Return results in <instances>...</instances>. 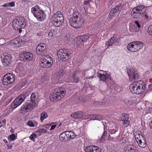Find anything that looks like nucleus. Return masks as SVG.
I'll list each match as a JSON object with an SVG mask.
<instances>
[{"instance_id": "obj_1", "label": "nucleus", "mask_w": 152, "mask_h": 152, "mask_svg": "<svg viewBox=\"0 0 152 152\" xmlns=\"http://www.w3.org/2000/svg\"><path fill=\"white\" fill-rule=\"evenodd\" d=\"M85 20L82 18L79 12H75L70 15L69 24L76 29L81 28L83 25Z\"/></svg>"}, {"instance_id": "obj_2", "label": "nucleus", "mask_w": 152, "mask_h": 152, "mask_svg": "<svg viewBox=\"0 0 152 152\" xmlns=\"http://www.w3.org/2000/svg\"><path fill=\"white\" fill-rule=\"evenodd\" d=\"M129 89L132 93L139 94L146 89L145 84L142 80L135 81L131 84Z\"/></svg>"}, {"instance_id": "obj_3", "label": "nucleus", "mask_w": 152, "mask_h": 152, "mask_svg": "<svg viewBox=\"0 0 152 152\" xmlns=\"http://www.w3.org/2000/svg\"><path fill=\"white\" fill-rule=\"evenodd\" d=\"M66 91L62 88H57L55 89L53 93L49 96L50 101L54 102L58 101L63 98L65 95Z\"/></svg>"}, {"instance_id": "obj_4", "label": "nucleus", "mask_w": 152, "mask_h": 152, "mask_svg": "<svg viewBox=\"0 0 152 152\" xmlns=\"http://www.w3.org/2000/svg\"><path fill=\"white\" fill-rule=\"evenodd\" d=\"M131 15L134 18H140L144 17L147 19L148 16L146 12V10L143 5H140L134 8L132 12Z\"/></svg>"}, {"instance_id": "obj_5", "label": "nucleus", "mask_w": 152, "mask_h": 152, "mask_svg": "<svg viewBox=\"0 0 152 152\" xmlns=\"http://www.w3.org/2000/svg\"><path fill=\"white\" fill-rule=\"evenodd\" d=\"M26 25L25 20L24 18L19 17L16 20H14L12 25L14 29L16 30H19V33L22 31L21 29L24 28Z\"/></svg>"}, {"instance_id": "obj_6", "label": "nucleus", "mask_w": 152, "mask_h": 152, "mask_svg": "<svg viewBox=\"0 0 152 152\" xmlns=\"http://www.w3.org/2000/svg\"><path fill=\"white\" fill-rule=\"evenodd\" d=\"M31 12L34 16L39 21H42L46 18V14L43 11L40 9L38 5L33 7L31 9Z\"/></svg>"}, {"instance_id": "obj_7", "label": "nucleus", "mask_w": 152, "mask_h": 152, "mask_svg": "<svg viewBox=\"0 0 152 152\" xmlns=\"http://www.w3.org/2000/svg\"><path fill=\"white\" fill-rule=\"evenodd\" d=\"M64 22V18L62 13L60 11L57 12L52 16L51 22L55 26L59 27Z\"/></svg>"}, {"instance_id": "obj_8", "label": "nucleus", "mask_w": 152, "mask_h": 152, "mask_svg": "<svg viewBox=\"0 0 152 152\" xmlns=\"http://www.w3.org/2000/svg\"><path fill=\"white\" fill-rule=\"evenodd\" d=\"M143 46L142 42L138 41H135L129 43L127 45V48L129 51L135 52L139 51Z\"/></svg>"}, {"instance_id": "obj_9", "label": "nucleus", "mask_w": 152, "mask_h": 152, "mask_svg": "<svg viewBox=\"0 0 152 152\" xmlns=\"http://www.w3.org/2000/svg\"><path fill=\"white\" fill-rule=\"evenodd\" d=\"M72 53L71 50L61 49L57 52V55L59 59L63 61H65L68 59Z\"/></svg>"}, {"instance_id": "obj_10", "label": "nucleus", "mask_w": 152, "mask_h": 152, "mask_svg": "<svg viewBox=\"0 0 152 152\" xmlns=\"http://www.w3.org/2000/svg\"><path fill=\"white\" fill-rule=\"evenodd\" d=\"M42 57L40 60V66L42 67L47 68L50 67L53 63V58L49 55H45Z\"/></svg>"}, {"instance_id": "obj_11", "label": "nucleus", "mask_w": 152, "mask_h": 152, "mask_svg": "<svg viewBox=\"0 0 152 152\" xmlns=\"http://www.w3.org/2000/svg\"><path fill=\"white\" fill-rule=\"evenodd\" d=\"M26 97L24 94H21L11 104V107L12 108H15L20 105L23 102Z\"/></svg>"}, {"instance_id": "obj_12", "label": "nucleus", "mask_w": 152, "mask_h": 152, "mask_svg": "<svg viewBox=\"0 0 152 152\" xmlns=\"http://www.w3.org/2000/svg\"><path fill=\"white\" fill-rule=\"evenodd\" d=\"M127 73L130 80L131 81L137 80L139 77V75L138 72L135 71L132 68L128 69Z\"/></svg>"}, {"instance_id": "obj_13", "label": "nucleus", "mask_w": 152, "mask_h": 152, "mask_svg": "<svg viewBox=\"0 0 152 152\" xmlns=\"http://www.w3.org/2000/svg\"><path fill=\"white\" fill-rule=\"evenodd\" d=\"M122 8V6L121 5H118L116 6L114 8L111 10L109 15L110 18L111 19L116 15H118L120 13V11Z\"/></svg>"}, {"instance_id": "obj_14", "label": "nucleus", "mask_w": 152, "mask_h": 152, "mask_svg": "<svg viewBox=\"0 0 152 152\" xmlns=\"http://www.w3.org/2000/svg\"><path fill=\"white\" fill-rule=\"evenodd\" d=\"M89 37L88 35H83L78 37L76 40V46L79 47L81 45H84L85 42H86L89 39Z\"/></svg>"}, {"instance_id": "obj_15", "label": "nucleus", "mask_w": 152, "mask_h": 152, "mask_svg": "<svg viewBox=\"0 0 152 152\" xmlns=\"http://www.w3.org/2000/svg\"><path fill=\"white\" fill-rule=\"evenodd\" d=\"M20 56L21 60L28 61L31 60L32 59L33 55L30 52H23L20 53Z\"/></svg>"}, {"instance_id": "obj_16", "label": "nucleus", "mask_w": 152, "mask_h": 152, "mask_svg": "<svg viewBox=\"0 0 152 152\" xmlns=\"http://www.w3.org/2000/svg\"><path fill=\"white\" fill-rule=\"evenodd\" d=\"M46 45L44 43L39 44L36 48V52L38 54L42 55H45L46 51Z\"/></svg>"}, {"instance_id": "obj_17", "label": "nucleus", "mask_w": 152, "mask_h": 152, "mask_svg": "<svg viewBox=\"0 0 152 152\" xmlns=\"http://www.w3.org/2000/svg\"><path fill=\"white\" fill-rule=\"evenodd\" d=\"M129 115L127 114L122 113L120 115L119 118L120 121L123 122V124L125 127H127L129 125Z\"/></svg>"}, {"instance_id": "obj_18", "label": "nucleus", "mask_w": 152, "mask_h": 152, "mask_svg": "<svg viewBox=\"0 0 152 152\" xmlns=\"http://www.w3.org/2000/svg\"><path fill=\"white\" fill-rule=\"evenodd\" d=\"M98 76L99 80L104 82H107L110 80L111 76L110 74L107 73L105 71L103 72V73H99Z\"/></svg>"}, {"instance_id": "obj_19", "label": "nucleus", "mask_w": 152, "mask_h": 152, "mask_svg": "<svg viewBox=\"0 0 152 152\" xmlns=\"http://www.w3.org/2000/svg\"><path fill=\"white\" fill-rule=\"evenodd\" d=\"M25 42L19 38H15L10 41V45L15 47H19L20 45H23Z\"/></svg>"}, {"instance_id": "obj_20", "label": "nucleus", "mask_w": 152, "mask_h": 152, "mask_svg": "<svg viewBox=\"0 0 152 152\" xmlns=\"http://www.w3.org/2000/svg\"><path fill=\"white\" fill-rule=\"evenodd\" d=\"M1 62L4 66H6L9 64V54L6 52L4 53L1 56Z\"/></svg>"}, {"instance_id": "obj_21", "label": "nucleus", "mask_w": 152, "mask_h": 152, "mask_svg": "<svg viewBox=\"0 0 152 152\" xmlns=\"http://www.w3.org/2000/svg\"><path fill=\"white\" fill-rule=\"evenodd\" d=\"M86 152H101V150L99 147L95 145H90L86 147Z\"/></svg>"}, {"instance_id": "obj_22", "label": "nucleus", "mask_w": 152, "mask_h": 152, "mask_svg": "<svg viewBox=\"0 0 152 152\" xmlns=\"http://www.w3.org/2000/svg\"><path fill=\"white\" fill-rule=\"evenodd\" d=\"M136 146L130 144L126 146L124 149V152H136Z\"/></svg>"}, {"instance_id": "obj_23", "label": "nucleus", "mask_w": 152, "mask_h": 152, "mask_svg": "<svg viewBox=\"0 0 152 152\" xmlns=\"http://www.w3.org/2000/svg\"><path fill=\"white\" fill-rule=\"evenodd\" d=\"M26 103L29 108V110H32L37 106L35 102H34L30 100L27 101Z\"/></svg>"}, {"instance_id": "obj_24", "label": "nucleus", "mask_w": 152, "mask_h": 152, "mask_svg": "<svg viewBox=\"0 0 152 152\" xmlns=\"http://www.w3.org/2000/svg\"><path fill=\"white\" fill-rule=\"evenodd\" d=\"M83 115V113L81 111H80L72 114L71 115V116L72 117L77 119L81 118Z\"/></svg>"}, {"instance_id": "obj_25", "label": "nucleus", "mask_w": 152, "mask_h": 152, "mask_svg": "<svg viewBox=\"0 0 152 152\" xmlns=\"http://www.w3.org/2000/svg\"><path fill=\"white\" fill-rule=\"evenodd\" d=\"M9 82L10 73H8L4 75L2 80V83L4 85H8Z\"/></svg>"}, {"instance_id": "obj_26", "label": "nucleus", "mask_w": 152, "mask_h": 152, "mask_svg": "<svg viewBox=\"0 0 152 152\" xmlns=\"http://www.w3.org/2000/svg\"><path fill=\"white\" fill-rule=\"evenodd\" d=\"M86 70L83 69L82 68H79L76 71L73 72L75 74H77V75L80 77L84 76L85 75Z\"/></svg>"}, {"instance_id": "obj_27", "label": "nucleus", "mask_w": 152, "mask_h": 152, "mask_svg": "<svg viewBox=\"0 0 152 152\" xmlns=\"http://www.w3.org/2000/svg\"><path fill=\"white\" fill-rule=\"evenodd\" d=\"M66 140H67L73 139L76 136V135L72 131H66Z\"/></svg>"}, {"instance_id": "obj_28", "label": "nucleus", "mask_w": 152, "mask_h": 152, "mask_svg": "<svg viewBox=\"0 0 152 152\" xmlns=\"http://www.w3.org/2000/svg\"><path fill=\"white\" fill-rule=\"evenodd\" d=\"M80 77L79 76L77 75V74L73 73L72 75V79L70 81H69V82H74L75 83H77L79 81V77Z\"/></svg>"}, {"instance_id": "obj_29", "label": "nucleus", "mask_w": 152, "mask_h": 152, "mask_svg": "<svg viewBox=\"0 0 152 152\" xmlns=\"http://www.w3.org/2000/svg\"><path fill=\"white\" fill-rule=\"evenodd\" d=\"M48 117L47 113L45 111L43 112L40 114V121L42 123L44 120L46 119Z\"/></svg>"}, {"instance_id": "obj_30", "label": "nucleus", "mask_w": 152, "mask_h": 152, "mask_svg": "<svg viewBox=\"0 0 152 152\" xmlns=\"http://www.w3.org/2000/svg\"><path fill=\"white\" fill-rule=\"evenodd\" d=\"M112 86H110V88L111 89H110V88H109L107 90L105 91H103L101 90H100V92L103 95H107V96L110 95V93L112 92V91L113 90V88H112Z\"/></svg>"}, {"instance_id": "obj_31", "label": "nucleus", "mask_w": 152, "mask_h": 152, "mask_svg": "<svg viewBox=\"0 0 152 152\" xmlns=\"http://www.w3.org/2000/svg\"><path fill=\"white\" fill-rule=\"evenodd\" d=\"M137 142L140 147L144 148L146 146V144L144 140V142H142L141 139H140Z\"/></svg>"}, {"instance_id": "obj_32", "label": "nucleus", "mask_w": 152, "mask_h": 152, "mask_svg": "<svg viewBox=\"0 0 152 152\" xmlns=\"http://www.w3.org/2000/svg\"><path fill=\"white\" fill-rule=\"evenodd\" d=\"M66 131L64 132L61 133L59 136V138L61 140H66Z\"/></svg>"}, {"instance_id": "obj_33", "label": "nucleus", "mask_w": 152, "mask_h": 152, "mask_svg": "<svg viewBox=\"0 0 152 152\" xmlns=\"http://www.w3.org/2000/svg\"><path fill=\"white\" fill-rule=\"evenodd\" d=\"M134 135L135 138L136 139H140V138L141 136L142 137V135L141 134V132L139 131H138L135 133L134 132Z\"/></svg>"}, {"instance_id": "obj_34", "label": "nucleus", "mask_w": 152, "mask_h": 152, "mask_svg": "<svg viewBox=\"0 0 152 152\" xmlns=\"http://www.w3.org/2000/svg\"><path fill=\"white\" fill-rule=\"evenodd\" d=\"M17 139V133L14 134H12L10 135V142L12 141H14Z\"/></svg>"}, {"instance_id": "obj_35", "label": "nucleus", "mask_w": 152, "mask_h": 152, "mask_svg": "<svg viewBox=\"0 0 152 152\" xmlns=\"http://www.w3.org/2000/svg\"><path fill=\"white\" fill-rule=\"evenodd\" d=\"M56 32L55 30L53 29H51L49 31L48 35L49 37H52L53 36L56 35Z\"/></svg>"}, {"instance_id": "obj_36", "label": "nucleus", "mask_w": 152, "mask_h": 152, "mask_svg": "<svg viewBox=\"0 0 152 152\" xmlns=\"http://www.w3.org/2000/svg\"><path fill=\"white\" fill-rule=\"evenodd\" d=\"M28 110H29V109L25 103V104H23L21 106L20 108V111L25 112Z\"/></svg>"}, {"instance_id": "obj_37", "label": "nucleus", "mask_w": 152, "mask_h": 152, "mask_svg": "<svg viewBox=\"0 0 152 152\" xmlns=\"http://www.w3.org/2000/svg\"><path fill=\"white\" fill-rule=\"evenodd\" d=\"M57 124L56 123L54 122L50 124H47L46 126H51L50 129V130H54L57 126Z\"/></svg>"}, {"instance_id": "obj_38", "label": "nucleus", "mask_w": 152, "mask_h": 152, "mask_svg": "<svg viewBox=\"0 0 152 152\" xmlns=\"http://www.w3.org/2000/svg\"><path fill=\"white\" fill-rule=\"evenodd\" d=\"M80 10L81 13L83 14L84 15H86L87 13L86 11L85 7L83 6H82L80 7Z\"/></svg>"}, {"instance_id": "obj_39", "label": "nucleus", "mask_w": 152, "mask_h": 152, "mask_svg": "<svg viewBox=\"0 0 152 152\" xmlns=\"http://www.w3.org/2000/svg\"><path fill=\"white\" fill-rule=\"evenodd\" d=\"M111 39H112V41L113 45H117L118 44L119 41L117 38L115 37L114 36H113L111 37Z\"/></svg>"}, {"instance_id": "obj_40", "label": "nucleus", "mask_w": 152, "mask_h": 152, "mask_svg": "<svg viewBox=\"0 0 152 152\" xmlns=\"http://www.w3.org/2000/svg\"><path fill=\"white\" fill-rule=\"evenodd\" d=\"M118 131V129L116 127L112 129H110L109 130V132L111 134H115Z\"/></svg>"}, {"instance_id": "obj_41", "label": "nucleus", "mask_w": 152, "mask_h": 152, "mask_svg": "<svg viewBox=\"0 0 152 152\" xmlns=\"http://www.w3.org/2000/svg\"><path fill=\"white\" fill-rule=\"evenodd\" d=\"M65 39H66V43H67L69 45H71L72 43V40L70 37H66L65 38Z\"/></svg>"}, {"instance_id": "obj_42", "label": "nucleus", "mask_w": 152, "mask_h": 152, "mask_svg": "<svg viewBox=\"0 0 152 152\" xmlns=\"http://www.w3.org/2000/svg\"><path fill=\"white\" fill-rule=\"evenodd\" d=\"M36 137L37 134L34 133L32 134L29 137L30 139L34 142H35V139Z\"/></svg>"}, {"instance_id": "obj_43", "label": "nucleus", "mask_w": 152, "mask_h": 152, "mask_svg": "<svg viewBox=\"0 0 152 152\" xmlns=\"http://www.w3.org/2000/svg\"><path fill=\"white\" fill-rule=\"evenodd\" d=\"M15 80V75L10 73V84L14 83Z\"/></svg>"}, {"instance_id": "obj_44", "label": "nucleus", "mask_w": 152, "mask_h": 152, "mask_svg": "<svg viewBox=\"0 0 152 152\" xmlns=\"http://www.w3.org/2000/svg\"><path fill=\"white\" fill-rule=\"evenodd\" d=\"M106 45L107 46V48H108L109 46H111L113 45V43L112 41V39H111V38L109 41H108L106 42Z\"/></svg>"}, {"instance_id": "obj_45", "label": "nucleus", "mask_w": 152, "mask_h": 152, "mask_svg": "<svg viewBox=\"0 0 152 152\" xmlns=\"http://www.w3.org/2000/svg\"><path fill=\"white\" fill-rule=\"evenodd\" d=\"M36 95L34 93H32L31 95V100L32 101L34 102H35V99L36 98Z\"/></svg>"}, {"instance_id": "obj_46", "label": "nucleus", "mask_w": 152, "mask_h": 152, "mask_svg": "<svg viewBox=\"0 0 152 152\" xmlns=\"http://www.w3.org/2000/svg\"><path fill=\"white\" fill-rule=\"evenodd\" d=\"M99 104L100 105L104 106L107 104V103L106 99H104L100 101L99 102Z\"/></svg>"}, {"instance_id": "obj_47", "label": "nucleus", "mask_w": 152, "mask_h": 152, "mask_svg": "<svg viewBox=\"0 0 152 152\" xmlns=\"http://www.w3.org/2000/svg\"><path fill=\"white\" fill-rule=\"evenodd\" d=\"M149 34L152 36V25L149 26L148 29Z\"/></svg>"}, {"instance_id": "obj_48", "label": "nucleus", "mask_w": 152, "mask_h": 152, "mask_svg": "<svg viewBox=\"0 0 152 152\" xmlns=\"http://www.w3.org/2000/svg\"><path fill=\"white\" fill-rule=\"evenodd\" d=\"M17 68L20 72L23 71L24 70V68L21 65H18L17 66Z\"/></svg>"}, {"instance_id": "obj_49", "label": "nucleus", "mask_w": 152, "mask_h": 152, "mask_svg": "<svg viewBox=\"0 0 152 152\" xmlns=\"http://www.w3.org/2000/svg\"><path fill=\"white\" fill-rule=\"evenodd\" d=\"M58 73L59 76L61 77L64 75L65 72L63 70L61 69L59 71Z\"/></svg>"}, {"instance_id": "obj_50", "label": "nucleus", "mask_w": 152, "mask_h": 152, "mask_svg": "<svg viewBox=\"0 0 152 152\" xmlns=\"http://www.w3.org/2000/svg\"><path fill=\"white\" fill-rule=\"evenodd\" d=\"M28 125L31 127H34L35 126V124L33 123L31 121H29L28 122Z\"/></svg>"}, {"instance_id": "obj_51", "label": "nucleus", "mask_w": 152, "mask_h": 152, "mask_svg": "<svg viewBox=\"0 0 152 152\" xmlns=\"http://www.w3.org/2000/svg\"><path fill=\"white\" fill-rule=\"evenodd\" d=\"M134 25L136 26L139 28L141 27V25L139 22L137 21H136L134 22Z\"/></svg>"}, {"instance_id": "obj_52", "label": "nucleus", "mask_w": 152, "mask_h": 152, "mask_svg": "<svg viewBox=\"0 0 152 152\" xmlns=\"http://www.w3.org/2000/svg\"><path fill=\"white\" fill-rule=\"evenodd\" d=\"M92 1V0H88L87 1H85L83 3V4L84 5H90V2Z\"/></svg>"}, {"instance_id": "obj_53", "label": "nucleus", "mask_w": 152, "mask_h": 152, "mask_svg": "<svg viewBox=\"0 0 152 152\" xmlns=\"http://www.w3.org/2000/svg\"><path fill=\"white\" fill-rule=\"evenodd\" d=\"M107 134V132L106 131H104V132L102 134V136L101 139L102 140V139L104 140V138L106 136Z\"/></svg>"}, {"instance_id": "obj_54", "label": "nucleus", "mask_w": 152, "mask_h": 152, "mask_svg": "<svg viewBox=\"0 0 152 152\" xmlns=\"http://www.w3.org/2000/svg\"><path fill=\"white\" fill-rule=\"evenodd\" d=\"M35 133L38 136H41L42 134L40 129H39L37 131H35Z\"/></svg>"}, {"instance_id": "obj_55", "label": "nucleus", "mask_w": 152, "mask_h": 152, "mask_svg": "<svg viewBox=\"0 0 152 152\" xmlns=\"http://www.w3.org/2000/svg\"><path fill=\"white\" fill-rule=\"evenodd\" d=\"M6 124V120L5 119L0 121V124L1 125V126H4Z\"/></svg>"}, {"instance_id": "obj_56", "label": "nucleus", "mask_w": 152, "mask_h": 152, "mask_svg": "<svg viewBox=\"0 0 152 152\" xmlns=\"http://www.w3.org/2000/svg\"><path fill=\"white\" fill-rule=\"evenodd\" d=\"M96 116H97V115H91V119L93 120H96Z\"/></svg>"}, {"instance_id": "obj_57", "label": "nucleus", "mask_w": 152, "mask_h": 152, "mask_svg": "<svg viewBox=\"0 0 152 152\" xmlns=\"http://www.w3.org/2000/svg\"><path fill=\"white\" fill-rule=\"evenodd\" d=\"M3 141L6 144V145L7 146V147H8V148H10V146L8 144V142L7 141V140L5 139H4L3 140Z\"/></svg>"}, {"instance_id": "obj_58", "label": "nucleus", "mask_w": 152, "mask_h": 152, "mask_svg": "<svg viewBox=\"0 0 152 152\" xmlns=\"http://www.w3.org/2000/svg\"><path fill=\"white\" fill-rule=\"evenodd\" d=\"M96 120H100V119H101L102 118V116L100 115H97V116H96Z\"/></svg>"}, {"instance_id": "obj_59", "label": "nucleus", "mask_w": 152, "mask_h": 152, "mask_svg": "<svg viewBox=\"0 0 152 152\" xmlns=\"http://www.w3.org/2000/svg\"><path fill=\"white\" fill-rule=\"evenodd\" d=\"M42 134L43 133H46L47 132V130L45 129L42 128L40 129Z\"/></svg>"}, {"instance_id": "obj_60", "label": "nucleus", "mask_w": 152, "mask_h": 152, "mask_svg": "<svg viewBox=\"0 0 152 152\" xmlns=\"http://www.w3.org/2000/svg\"><path fill=\"white\" fill-rule=\"evenodd\" d=\"M116 21V20H114L113 22L111 23L110 24V26L111 27H113L114 26H116L117 25L116 24H115Z\"/></svg>"}, {"instance_id": "obj_61", "label": "nucleus", "mask_w": 152, "mask_h": 152, "mask_svg": "<svg viewBox=\"0 0 152 152\" xmlns=\"http://www.w3.org/2000/svg\"><path fill=\"white\" fill-rule=\"evenodd\" d=\"M83 119H91V115H85L83 116Z\"/></svg>"}, {"instance_id": "obj_62", "label": "nucleus", "mask_w": 152, "mask_h": 152, "mask_svg": "<svg viewBox=\"0 0 152 152\" xmlns=\"http://www.w3.org/2000/svg\"><path fill=\"white\" fill-rule=\"evenodd\" d=\"M15 6V3L13 1L10 2V7H14Z\"/></svg>"}, {"instance_id": "obj_63", "label": "nucleus", "mask_w": 152, "mask_h": 152, "mask_svg": "<svg viewBox=\"0 0 152 152\" xmlns=\"http://www.w3.org/2000/svg\"><path fill=\"white\" fill-rule=\"evenodd\" d=\"M131 100L133 99V103H136V98L134 97H131Z\"/></svg>"}, {"instance_id": "obj_64", "label": "nucleus", "mask_w": 152, "mask_h": 152, "mask_svg": "<svg viewBox=\"0 0 152 152\" xmlns=\"http://www.w3.org/2000/svg\"><path fill=\"white\" fill-rule=\"evenodd\" d=\"M2 6L4 7H8L10 6V3L5 4L3 5Z\"/></svg>"}]
</instances>
